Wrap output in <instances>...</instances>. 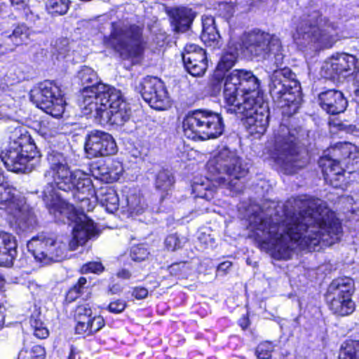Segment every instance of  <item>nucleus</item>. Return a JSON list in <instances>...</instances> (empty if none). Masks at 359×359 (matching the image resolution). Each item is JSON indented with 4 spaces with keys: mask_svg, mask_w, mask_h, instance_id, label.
I'll use <instances>...</instances> for the list:
<instances>
[{
    "mask_svg": "<svg viewBox=\"0 0 359 359\" xmlns=\"http://www.w3.org/2000/svg\"><path fill=\"white\" fill-rule=\"evenodd\" d=\"M284 55L282 52V45L280 41V48L278 50H270L264 60H267L269 65L267 67L271 72V69H283Z\"/></svg>",
    "mask_w": 359,
    "mask_h": 359,
    "instance_id": "obj_37",
    "label": "nucleus"
},
{
    "mask_svg": "<svg viewBox=\"0 0 359 359\" xmlns=\"http://www.w3.org/2000/svg\"><path fill=\"white\" fill-rule=\"evenodd\" d=\"M77 76L81 84L84 86L81 94V100L79 101V106L81 107V102L84 100V94L87 93V91H95V94L97 95V93L100 91V86L105 85L98 82L97 73L92 68L87 66L81 68Z\"/></svg>",
    "mask_w": 359,
    "mask_h": 359,
    "instance_id": "obj_25",
    "label": "nucleus"
},
{
    "mask_svg": "<svg viewBox=\"0 0 359 359\" xmlns=\"http://www.w3.org/2000/svg\"><path fill=\"white\" fill-rule=\"evenodd\" d=\"M8 44L9 43L7 40L1 36V39L0 40V55L13 51V49L11 48Z\"/></svg>",
    "mask_w": 359,
    "mask_h": 359,
    "instance_id": "obj_56",
    "label": "nucleus"
},
{
    "mask_svg": "<svg viewBox=\"0 0 359 359\" xmlns=\"http://www.w3.org/2000/svg\"><path fill=\"white\" fill-rule=\"evenodd\" d=\"M30 100L37 107L53 117H60L65 111V101L60 88L50 81H45L30 91Z\"/></svg>",
    "mask_w": 359,
    "mask_h": 359,
    "instance_id": "obj_13",
    "label": "nucleus"
},
{
    "mask_svg": "<svg viewBox=\"0 0 359 359\" xmlns=\"http://www.w3.org/2000/svg\"><path fill=\"white\" fill-rule=\"evenodd\" d=\"M208 170L219 175L215 178L220 186H224L236 193L242 191L243 182L248 169L233 151L223 147L209 160L207 164Z\"/></svg>",
    "mask_w": 359,
    "mask_h": 359,
    "instance_id": "obj_7",
    "label": "nucleus"
},
{
    "mask_svg": "<svg viewBox=\"0 0 359 359\" xmlns=\"http://www.w3.org/2000/svg\"><path fill=\"white\" fill-rule=\"evenodd\" d=\"M330 309L335 314L344 316L353 312L355 304L351 298L332 297L330 302Z\"/></svg>",
    "mask_w": 359,
    "mask_h": 359,
    "instance_id": "obj_34",
    "label": "nucleus"
},
{
    "mask_svg": "<svg viewBox=\"0 0 359 359\" xmlns=\"http://www.w3.org/2000/svg\"><path fill=\"white\" fill-rule=\"evenodd\" d=\"M104 266L100 262H90L85 264L81 268V272L82 273H100L103 271Z\"/></svg>",
    "mask_w": 359,
    "mask_h": 359,
    "instance_id": "obj_48",
    "label": "nucleus"
},
{
    "mask_svg": "<svg viewBox=\"0 0 359 359\" xmlns=\"http://www.w3.org/2000/svg\"><path fill=\"white\" fill-rule=\"evenodd\" d=\"M92 310L89 304L79 305L75 310V320L83 319V317H92Z\"/></svg>",
    "mask_w": 359,
    "mask_h": 359,
    "instance_id": "obj_49",
    "label": "nucleus"
},
{
    "mask_svg": "<svg viewBox=\"0 0 359 359\" xmlns=\"http://www.w3.org/2000/svg\"><path fill=\"white\" fill-rule=\"evenodd\" d=\"M49 168L44 173L47 185L43 191V199L50 214L60 218L72 209L56 192L64 191L85 194L91 190L92 181L89 174L80 170H71L70 161L64 154L52 151L48 156Z\"/></svg>",
    "mask_w": 359,
    "mask_h": 359,
    "instance_id": "obj_3",
    "label": "nucleus"
},
{
    "mask_svg": "<svg viewBox=\"0 0 359 359\" xmlns=\"http://www.w3.org/2000/svg\"><path fill=\"white\" fill-rule=\"evenodd\" d=\"M318 102L322 109L331 114L343 112L348 105L344 94L335 90H328L320 93Z\"/></svg>",
    "mask_w": 359,
    "mask_h": 359,
    "instance_id": "obj_22",
    "label": "nucleus"
},
{
    "mask_svg": "<svg viewBox=\"0 0 359 359\" xmlns=\"http://www.w3.org/2000/svg\"><path fill=\"white\" fill-rule=\"evenodd\" d=\"M53 48L55 53L62 57L65 55L70 51L71 46L69 39L60 37L55 40L53 45Z\"/></svg>",
    "mask_w": 359,
    "mask_h": 359,
    "instance_id": "obj_44",
    "label": "nucleus"
},
{
    "mask_svg": "<svg viewBox=\"0 0 359 359\" xmlns=\"http://www.w3.org/2000/svg\"><path fill=\"white\" fill-rule=\"evenodd\" d=\"M29 0H10L13 6L17 9L25 8Z\"/></svg>",
    "mask_w": 359,
    "mask_h": 359,
    "instance_id": "obj_58",
    "label": "nucleus"
},
{
    "mask_svg": "<svg viewBox=\"0 0 359 359\" xmlns=\"http://www.w3.org/2000/svg\"><path fill=\"white\" fill-rule=\"evenodd\" d=\"M242 45L252 55L265 59L270 50L280 48V39L273 34L255 29L243 34Z\"/></svg>",
    "mask_w": 359,
    "mask_h": 359,
    "instance_id": "obj_14",
    "label": "nucleus"
},
{
    "mask_svg": "<svg viewBox=\"0 0 359 359\" xmlns=\"http://www.w3.org/2000/svg\"><path fill=\"white\" fill-rule=\"evenodd\" d=\"M75 225L72 230V238L69 243V249L75 250L83 245L92 236L96 234V228L92 219L85 214L74 215Z\"/></svg>",
    "mask_w": 359,
    "mask_h": 359,
    "instance_id": "obj_20",
    "label": "nucleus"
},
{
    "mask_svg": "<svg viewBox=\"0 0 359 359\" xmlns=\"http://www.w3.org/2000/svg\"><path fill=\"white\" fill-rule=\"evenodd\" d=\"M353 148L354 146L348 142H339L336 144L332 150L333 156L341 160L349 157Z\"/></svg>",
    "mask_w": 359,
    "mask_h": 359,
    "instance_id": "obj_40",
    "label": "nucleus"
},
{
    "mask_svg": "<svg viewBox=\"0 0 359 359\" xmlns=\"http://www.w3.org/2000/svg\"><path fill=\"white\" fill-rule=\"evenodd\" d=\"M100 93L87 91L81 109L85 115L94 112V116L101 123L123 126L131 116L130 104L121 90L109 86H100Z\"/></svg>",
    "mask_w": 359,
    "mask_h": 359,
    "instance_id": "obj_4",
    "label": "nucleus"
},
{
    "mask_svg": "<svg viewBox=\"0 0 359 359\" xmlns=\"http://www.w3.org/2000/svg\"><path fill=\"white\" fill-rule=\"evenodd\" d=\"M109 165L104 162H97L90 165V173L96 179L107 183L112 182L109 174Z\"/></svg>",
    "mask_w": 359,
    "mask_h": 359,
    "instance_id": "obj_36",
    "label": "nucleus"
},
{
    "mask_svg": "<svg viewBox=\"0 0 359 359\" xmlns=\"http://www.w3.org/2000/svg\"><path fill=\"white\" fill-rule=\"evenodd\" d=\"M182 60L187 72L194 76L204 74L208 67L205 51L195 44L187 45L182 53Z\"/></svg>",
    "mask_w": 359,
    "mask_h": 359,
    "instance_id": "obj_18",
    "label": "nucleus"
},
{
    "mask_svg": "<svg viewBox=\"0 0 359 359\" xmlns=\"http://www.w3.org/2000/svg\"><path fill=\"white\" fill-rule=\"evenodd\" d=\"M76 333L84 337L91 336L100 330L104 326V320L100 316L83 317L76 320Z\"/></svg>",
    "mask_w": 359,
    "mask_h": 359,
    "instance_id": "obj_27",
    "label": "nucleus"
},
{
    "mask_svg": "<svg viewBox=\"0 0 359 359\" xmlns=\"http://www.w3.org/2000/svg\"><path fill=\"white\" fill-rule=\"evenodd\" d=\"M22 201L18 196V191L6 181L0 169V209L8 214Z\"/></svg>",
    "mask_w": 359,
    "mask_h": 359,
    "instance_id": "obj_24",
    "label": "nucleus"
},
{
    "mask_svg": "<svg viewBox=\"0 0 359 359\" xmlns=\"http://www.w3.org/2000/svg\"><path fill=\"white\" fill-rule=\"evenodd\" d=\"M170 273L172 276H180L187 270V264L185 262L174 263L169 266Z\"/></svg>",
    "mask_w": 359,
    "mask_h": 359,
    "instance_id": "obj_50",
    "label": "nucleus"
},
{
    "mask_svg": "<svg viewBox=\"0 0 359 359\" xmlns=\"http://www.w3.org/2000/svg\"><path fill=\"white\" fill-rule=\"evenodd\" d=\"M46 355V351L43 346L34 345L30 349V356L33 358L43 359Z\"/></svg>",
    "mask_w": 359,
    "mask_h": 359,
    "instance_id": "obj_53",
    "label": "nucleus"
},
{
    "mask_svg": "<svg viewBox=\"0 0 359 359\" xmlns=\"http://www.w3.org/2000/svg\"><path fill=\"white\" fill-rule=\"evenodd\" d=\"M132 295L137 299H143L148 296V290L143 287H136L133 289Z\"/></svg>",
    "mask_w": 359,
    "mask_h": 359,
    "instance_id": "obj_54",
    "label": "nucleus"
},
{
    "mask_svg": "<svg viewBox=\"0 0 359 359\" xmlns=\"http://www.w3.org/2000/svg\"><path fill=\"white\" fill-rule=\"evenodd\" d=\"M8 215H13V230L18 234L27 233L35 229L38 225L36 215L32 208L23 201L13 209Z\"/></svg>",
    "mask_w": 359,
    "mask_h": 359,
    "instance_id": "obj_19",
    "label": "nucleus"
},
{
    "mask_svg": "<svg viewBox=\"0 0 359 359\" xmlns=\"http://www.w3.org/2000/svg\"><path fill=\"white\" fill-rule=\"evenodd\" d=\"M259 81L251 71H234L226 78L224 98L230 113L245 117L244 125L255 138L260 137L269 125V109L259 95Z\"/></svg>",
    "mask_w": 359,
    "mask_h": 359,
    "instance_id": "obj_2",
    "label": "nucleus"
},
{
    "mask_svg": "<svg viewBox=\"0 0 359 359\" xmlns=\"http://www.w3.org/2000/svg\"><path fill=\"white\" fill-rule=\"evenodd\" d=\"M97 198L107 211L113 213L118 209L119 199L116 191L111 188L102 189Z\"/></svg>",
    "mask_w": 359,
    "mask_h": 359,
    "instance_id": "obj_32",
    "label": "nucleus"
},
{
    "mask_svg": "<svg viewBox=\"0 0 359 359\" xmlns=\"http://www.w3.org/2000/svg\"><path fill=\"white\" fill-rule=\"evenodd\" d=\"M273 346L271 342L261 343L257 348L256 353L258 359H271Z\"/></svg>",
    "mask_w": 359,
    "mask_h": 359,
    "instance_id": "obj_45",
    "label": "nucleus"
},
{
    "mask_svg": "<svg viewBox=\"0 0 359 359\" xmlns=\"http://www.w3.org/2000/svg\"><path fill=\"white\" fill-rule=\"evenodd\" d=\"M339 359H359V342L348 344L341 351Z\"/></svg>",
    "mask_w": 359,
    "mask_h": 359,
    "instance_id": "obj_41",
    "label": "nucleus"
},
{
    "mask_svg": "<svg viewBox=\"0 0 359 359\" xmlns=\"http://www.w3.org/2000/svg\"><path fill=\"white\" fill-rule=\"evenodd\" d=\"M184 135L191 140L217 138L224 130L220 114L207 110L189 113L182 123Z\"/></svg>",
    "mask_w": 359,
    "mask_h": 359,
    "instance_id": "obj_10",
    "label": "nucleus"
},
{
    "mask_svg": "<svg viewBox=\"0 0 359 359\" xmlns=\"http://www.w3.org/2000/svg\"><path fill=\"white\" fill-rule=\"evenodd\" d=\"M18 243L15 237L8 232L0 231V265L11 266L17 257Z\"/></svg>",
    "mask_w": 359,
    "mask_h": 359,
    "instance_id": "obj_23",
    "label": "nucleus"
},
{
    "mask_svg": "<svg viewBox=\"0 0 359 359\" xmlns=\"http://www.w3.org/2000/svg\"><path fill=\"white\" fill-rule=\"evenodd\" d=\"M241 48V45L239 42L233 39L229 42L227 48L224 50L212 76V85L215 92L220 91L222 83H223V86L224 87L226 78L232 72L234 71H245V69H234L229 74H222V72H228L235 65L238 56V51Z\"/></svg>",
    "mask_w": 359,
    "mask_h": 359,
    "instance_id": "obj_17",
    "label": "nucleus"
},
{
    "mask_svg": "<svg viewBox=\"0 0 359 359\" xmlns=\"http://www.w3.org/2000/svg\"><path fill=\"white\" fill-rule=\"evenodd\" d=\"M30 324L34 330V335L39 339H45L48 336V330L39 318L32 316Z\"/></svg>",
    "mask_w": 359,
    "mask_h": 359,
    "instance_id": "obj_42",
    "label": "nucleus"
},
{
    "mask_svg": "<svg viewBox=\"0 0 359 359\" xmlns=\"http://www.w3.org/2000/svg\"><path fill=\"white\" fill-rule=\"evenodd\" d=\"M149 255L147 249L143 245H136L132 247L130 250V257L135 262L145 260Z\"/></svg>",
    "mask_w": 359,
    "mask_h": 359,
    "instance_id": "obj_46",
    "label": "nucleus"
},
{
    "mask_svg": "<svg viewBox=\"0 0 359 359\" xmlns=\"http://www.w3.org/2000/svg\"><path fill=\"white\" fill-rule=\"evenodd\" d=\"M337 127L340 130L349 131V129L351 128V126H347L346 124H344L343 123H337Z\"/></svg>",
    "mask_w": 359,
    "mask_h": 359,
    "instance_id": "obj_62",
    "label": "nucleus"
},
{
    "mask_svg": "<svg viewBox=\"0 0 359 359\" xmlns=\"http://www.w3.org/2000/svg\"><path fill=\"white\" fill-rule=\"evenodd\" d=\"M355 56L344 53L332 55L325 64L323 68L327 72L326 76L334 79L337 76L343 74L355 66Z\"/></svg>",
    "mask_w": 359,
    "mask_h": 359,
    "instance_id": "obj_21",
    "label": "nucleus"
},
{
    "mask_svg": "<svg viewBox=\"0 0 359 359\" xmlns=\"http://www.w3.org/2000/svg\"><path fill=\"white\" fill-rule=\"evenodd\" d=\"M271 72L269 87L273 100L280 107L295 102L300 91V84L295 74L288 67L271 69Z\"/></svg>",
    "mask_w": 359,
    "mask_h": 359,
    "instance_id": "obj_11",
    "label": "nucleus"
},
{
    "mask_svg": "<svg viewBox=\"0 0 359 359\" xmlns=\"http://www.w3.org/2000/svg\"><path fill=\"white\" fill-rule=\"evenodd\" d=\"M78 199L80 201V205L79 208L81 209V210L83 211H91L94 208L93 204L90 202V199L88 198H80L78 197Z\"/></svg>",
    "mask_w": 359,
    "mask_h": 359,
    "instance_id": "obj_55",
    "label": "nucleus"
},
{
    "mask_svg": "<svg viewBox=\"0 0 359 359\" xmlns=\"http://www.w3.org/2000/svg\"><path fill=\"white\" fill-rule=\"evenodd\" d=\"M296 133V130L280 125L275 134L273 147L269 149L271 158L288 174L295 172L307 163L304 154L300 151Z\"/></svg>",
    "mask_w": 359,
    "mask_h": 359,
    "instance_id": "obj_6",
    "label": "nucleus"
},
{
    "mask_svg": "<svg viewBox=\"0 0 359 359\" xmlns=\"http://www.w3.org/2000/svg\"><path fill=\"white\" fill-rule=\"evenodd\" d=\"M69 4V0H50L47 8L50 13L62 15L68 11Z\"/></svg>",
    "mask_w": 359,
    "mask_h": 359,
    "instance_id": "obj_39",
    "label": "nucleus"
},
{
    "mask_svg": "<svg viewBox=\"0 0 359 359\" xmlns=\"http://www.w3.org/2000/svg\"><path fill=\"white\" fill-rule=\"evenodd\" d=\"M27 246L36 261L42 264L60 262L66 257V244L48 233H42L33 237Z\"/></svg>",
    "mask_w": 359,
    "mask_h": 359,
    "instance_id": "obj_12",
    "label": "nucleus"
},
{
    "mask_svg": "<svg viewBox=\"0 0 359 359\" xmlns=\"http://www.w3.org/2000/svg\"><path fill=\"white\" fill-rule=\"evenodd\" d=\"M32 31L25 24L15 25L11 32L4 31L1 36L9 43L8 46L13 49L22 45H27L30 40Z\"/></svg>",
    "mask_w": 359,
    "mask_h": 359,
    "instance_id": "obj_26",
    "label": "nucleus"
},
{
    "mask_svg": "<svg viewBox=\"0 0 359 359\" xmlns=\"http://www.w3.org/2000/svg\"><path fill=\"white\" fill-rule=\"evenodd\" d=\"M78 288L79 287L74 286L69 289L66 296V299L67 301L72 302L74 301L78 297L79 294L81 292Z\"/></svg>",
    "mask_w": 359,
    "mask_h": 359,
    "instance_id": "obj_57",
    "label": "nucleus"
},
{
    "mask_svg": "<svg viewBox=\"0 0 359 359\" xmlns=\"http://www.w3.org/2000/svg\"><path fill=\"white\" fill-rule=\"evenodd\" d=\"M329 297L351 298L353 292V281L348 277L334 280L328 288Z\"/></svg>",
    "mask_w": 359,
    "mask_h": 359,
    "instance_id": "obj_30",
    "label": "nucleus"
},
{
    "mask_svg": "<svg viewBox=\"0 0 359 359\" xmlns=\"http://www.w3.org/2000/svg\"><path fill=\"white\" fill-rule=\"evenodd\" d=\"M126 304L125 301L118 299L111 302L108 306V310L114 313H119L124 311L126 309Z\"/></svg>",
    "mask_w": 359,
    "mask_h": 359,
    "instance_id": "obj_52",
    "label": "nucleus"
},
{
    "mask_svg": "<svg viewBox=\"0 0 359 359\" xmlns=\"http://www.w3.org/2000/svg\"><path fill=\"white\" fill-rule=\"evenodd\" d=\"M68 359H79L77 356V353L75 352V350L73 347L70 349V353L68 356Z\"/></svg>",
    "mask_w": 359,
    "mask_h": 359,
    "instance_id": "obj_63",
    "label": "nucleus"
},
{
    "mask_svg": "<svg viewBox=\"0 0 359 359\" xmlns=\"http://www.w3.org/2000/svg\"><path fill=\"white\" fill-rule=\"evenodd\" d=\"M231 266H232V264L231 262H229V261L224 262L219 264V266L217 267V270L219 271L226 272L231 267Z\"/></svg>",
    "mask_w": 359,
    "mask_h": 359,
    "instance_id": "obj_60",
    "label": "nucleus"
},
{
    "mask_svg": "<svg viewBox=\"0 0 359 359\" xmlns=\"http://www.w3.org/2000/svg\"><path fill=\"white\" fill-rule=\"evenodd\" d=\"M192 192L195 194V198L198 203H202V201H210L215 196V188L212 186V182L208 179L194 181L192 184Z\"/></svg>",
    "mask_w": 359,
    "mask_h": 359,
    "instance_id": "obj_31",
    "label": "nucleus"
},
{
    "mask_svg": "<svg viewBox=\"0 0 359 359\" xmlns=\"http://www.w3.org/2000/svg\"><path fill=\"white\" fill-rule=\"evenodd\" d=\"M116 276L118 278L122 279H129L131 276V273L128 270L123 269L117 272Z\"/></svg>",
    "mask_w": 359,
    "mask_h": 359,
    "instance_id": "obj_59",
    "label": "nucleus"
},
{
    "mask_svg": "<svg viewBox=\"0 0 359 359\" xmlns=\"http://www.w3.org/2000/svg\"><path fill=\"white\" fill-rule=\"evenodd\" d=\"M84 149L90 158L114 155L117 151V146L112 136L99 130L91 131L88 135Z\"/></svg>",
    "mask_w": 359,
    "mask_h": 359,
    "instance_id": "obj_16",
    "label": "nucleus"
},
{
    "mask_svg": "<svg viewBox=\"0 0 359 359\" xmlns=\"http://www.w3.org/2000/svg\"><path fill=\"white\" fill-rule=\"evenodd\" d=\"M343 35L338 25L323 17L317 10H308L299 17L293 39L297 44L318 50L329 48Z\"/></svg>",
    "mask_w": 359,
    "mask_h": 359,
    "instance_id": "obj_5",
    "label": "nucleus"
},
{
    "mask_svg": "<svg viewBox=\"0 0 359 359\" xmlns=\"http://www.w3.org/2000/svg\"><path fill=\"white\" fill-rule=\"evenodd\" d=\"M9 144L6 152L0 155L2 161L8 170L15 172H25L27 163L36 154V145L31 135L23 126L15 127L9 131Z\"/></svg>",
    "mask_w": 359,
    "mask_h": 359,
    "instance_id": "obj_9",
    "label": "nucleus"
},
{
    "mask_svg": "<svg viewBox=\"0 0 359 359\" xmlns=\"http://www.w3.org/2000/svg\"><path fill=\"white\" fill-rule=\"evenodd\" d=\"M143 28L121 21L112 22L111 33L103 39L107 48L114 50L123 59L139 57L144 50Z\"/></svg>",
    "mask_w": 359,
    "mask_h": 359,
    "instance_id": "obj_8",
    "label": "nucleus"
},
{
    "mask_svg": "<svg viewBox=\"0 0 359 359\" xmlns=\"http://www.w3.org/2000/svg\"><path fill=\"white\" fill-rule=\"evenodd\" d=\"M319 165L326 180H332L334 177L339 176L344 172V169L339 164V159L323 156L320 158Z\"/></svg>",
    "mask_w": 359,
    "mask_h": 359,
    "instance_id": "obj_33",
    "label": "nucleus"
},
{
    "mask_svg": "<svg viewBox=\"0 0 359 359\" xmlns=\"http://www.w3.org/2000/svg\"><path fill=\"white\" fill-rule=\"evenodd\" d=\"M187 241V239L185 237H180L177 234H171L165 238V245L168 250L175 251L181 248Z\"/></svg>",
    "mask_w": 359,
    "mask_h": 359,
    "instance_id": "obj_43",
    "label": "nucleus"
},
{
    "mask_svg": "<svg viewBox=\"0 0 359 359\" xmlns=\"http://www.w3.org/2000/svg\"><path fill=\"white\" fill-rule=\"evenodd\" d=\"M108 165H109V170L111 181L118 180L123 171L122 164L119 161H114Z\"/></svg>",
    "mask_w": 359,
    "mask_h": 359,
    "instance_id": "obj_47",
    "label": "nucleus"
},
{
    "mask_svg": "<svg viewBox=\"0 0 359 359\" xmlns=\"http://www.w3.org/2000/svg\"><path fill=\"white\" fill-rule=\"evenodd\" d=\"M201 38L207 46L215 48L221 46V37L215 26L214 18L209 16L203 18V30Z\"/></svg>",
    "mask_w": 359,
    "mask_h": 359,
    "instance_id": "obj_28",
    "label": "nucleus"
},
{
    "mask_svg": "<svg viewBox=\"0 0 359 359\" xmlns=\"http://www.w3.org/2000/svg\"><path fill=\"white\" fill-rule=\"evenodd\" d=\"M126 200L128 210L131 214L140 215L147 209L144 199L139 195L131 194Z\"/></svg>",
    "mask_w": 359,
    "mask_h": 359,
    "instance_id": "obj_38",
    "label": "nucleus"
},
{
    "mask_svg": "<svg viewBox=\"0 0 359 359\" xmlns=\"http://www.w3.org/2000/svg\"><path fill=\"white\" fill-rule=\"evenodd\" d=\"M140 93L144 100L156 110H165L170 106L164 83L156 77L144 78L140 83Z\"/></svg>",
    "mask_w": 359,
    "mask_h": 359,
    "instance_id": "obj_15",
    "label": "nucleus"
},
{
    "mask_svg": "<svg viewBox=\"0 0 359 359\" xmlns=\"http://www.w3.org/2000/svg\"><path fill=\"white\" fill-rule=\"evenodd\" d=\"M87 280L86 278L81 277L77 283L74 285L75 287H79V290L81 292V290L83 288V286L86 284Z\"/></svg>",
    "mask_w": 359,
    "mask_h": 359,
    "instance_id": "obj_61",
    "label": "nucleus"
},
{
    "mask_svg": "<svg viewBox=\"0 0 359 359\" xmlns=\"http://www.w3.org/2000/svg\"><path fill=\"white\" fill-rule=\"evenodd\" d=\"M199 242L205 249L214 248L215 246V240L209 234L203 233L198 238Z\"/></svg>",
    "mask_w": 359,
    "mask_h": 359,
    "instance_id": "obj_51",
    "label": "nucleus"
},
{
    "mask_svg": "<svg viewBox=\"0 0 359 359\" xmlns=\"http://www.w3.org/2000/svg\"><path fill=\"white\" fill-rule=\"evenodd\" d=\"M110 291L112 294L118 293L121 291V288L118 285H113L110 287Z\"/></svg>",
    "mask_w": 359,
    "mask_h": 359,
    "instance_id": "obj_64",
    "label": "nucleus"
},
{
    "mask_svg": "<svg viewBox=\"0 0 359 359\" xmlns=\"http://www.w3.org/2000/svg\"><path fill=\"white\" fill-rule=\"evenodd\" d=\"M173 184V177L168 170H163L158 172L155 182L156 189L167 194L171 189Z\"/></svg>",
    "mask_w": 359,
    "mask_h": 359,
    "instance_id": "obj_35",
    "label": "nucleus"
},
{
    "mask_svg": "<svg viewBox=\"0 0 359 359\" xmlns=\"http://www.w3.org/2000/svg\"><path fill=\"white\" fill-rule=\"evenodd\" d=\"M283 215L249 217L250 236L276 259H287L292 251L315 250L321 243L332 245L341 236V226L334 212L320 199L287 201Z\"/></svg>",
    "mask_w": 359,
    "mask_h": 359,
    "instance_id": "obj_1",
    "label": "nucleus"
},
{
    "mask_svg": "<svg viewBox=\"0 0 359 359\" xmlns=\"http://www.w3.org/2000/svg\"><path fill=\"white\" fill-rule=\"evenodd\" d=\"M171 24L177 32H184L190 27L194 14L187 8H175L170 12Z\"/></svg>",
    "mask_w": 359,
    "mask_h": 359,
    "instance_id": "obj_29",
    "label": "nucleus"
}]
</instances>
